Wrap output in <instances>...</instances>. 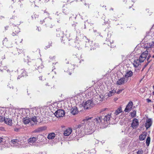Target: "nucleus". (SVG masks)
Segmentation results:
<instances>
[{"mask_svg":"<svg viewBox=\"0 0 154 154\" xmlns=\"http://www.w3.org/2000/svg\"><path fill=\"white\" fill-rule=\"evenodd\" d=\"M128 80V79H126L123 76L117 81L116 82V84L118 85H123L125 82H127Z\"/></svg>","mask_w":154,"mask_h":154,"instance_id":"nucleus-11","label":"nucleus"},{"mask_svg":"<svg viewBox=\"0 0 154 154\" xmlns=\"http://www.w3.org/2000/svg\"><path fill=\"white\" fill-rule=\"evenodd\" d=\"M152 123L151 119H148L146 120L145 126L146 129H147L151 126Z\"/></svg>","mask_w":154,"mask_h":154,"instance_id":"nucleus-13","label":"nucleus"},{"mask_svg":"<svg viewBox=\"0 0 154 154\" xmlns=\"http://www.w3.org/2000/svg\"><path fill=\"white\" fill-rule=\"evenodd\" d=\"M5 117H3V116L0 115V122H3L4 121V119H5Z\"/></svg>","mask_w":154,"mask_h":154,"instance_id":"nucleus-34","label":"nucleus"},{"mask_svg":"<svg viewBox=\"0 0 154 154\" xmlns=\"http://www.w3.org/2000/svg\"><path fill=\"white\" fill-rule=\"evenodd\" d=\"M148 51H146L143 53L140 56L139 59H135L133 63V65L134 67L136 68H139L140 65V63L143 62L145 60L147 56L148 55ZM139 70V69H135V71L137 72Z\"/></svg>","mask_w":154,"mask_h":154,"instance_id":"nucleus-2","label":"nucleus"},{"mask_svg":"<svg viewBox=\"0 0 154 154\" xmlns=\"http://www.w3.org/2000/svg\"><path fill=\"white\" fill-rule=\"evenodd\" d=\"M84 59H82V60H80V63H81L82 62H84Z\"/></svg>","mask_w":154,"mask_h":154,"instance_id":"nucleus-48","label":"nucleus"},{"mask_svg":"<svg viewBox=\"0 0 154 154\" xmlns=\"http://www.w3.org/2000/svg\"><path fill=\"white\" fill-rule=\"evenodd\" d=\"M43 21L45 22L44 20H41L40 23L42 24L43 23Z\"/></svg>","mask_w":154,"mask_h":154,"instance_id":"nucleus-50","label":"nucleus"},{"mask_svg":"<svg viewBox=\"0 0 154 154\" xmlns=\"http://www.w3.org/2000/svg\"><path fill=\"white\" fill-rule=\"evenodd\" d=\"M44 15H47L48 16V15H49V14H48V13H44Z\"/></svg>","mask_w":154,"mask_h":154,"instance_id":"nucleus-49","label":"nucleus"},{"mask_svg":"<svg viewBox=\"0 0 154 154\" xmlns=\"http://www.w3.org/2000/svg\"><path fill=\"white\" fill-rule=\"evenodd\" d=\"M111 114H108L106 115L103 119L102 121L108 122L111 117Z\"/></svg>","mask_w":154,"mask_h":154,"instance_id":"nucleus-22","label":"nucleus"},{"mask_svg":"<svg viewBox=\"0 0 154 154\" xmlns=\"http://www.w3.org/2000/svg\"><path fill=\"white\" fill-rule=\"evenodd\" d=\"M138 124V120L136 119H134L133 120L131 126L133 128H135L137 127Z\"/></svg>","mask_w":154,"mask_h":154,"instance_id":"nucleus-14","label":"nucleus"},{"mask_svg":"<svg viewBox=\"0 0 154 154\" xmlns=\"http://www.w3.org/2000/svg\"><path fill=\"white\" fill-rule=\"evenodd\" d=\"M51 43H49V45L48 46H47L46 47L47 48H49L50 47V46H51Z\"/></svg>","mask_w":154,"mask_h":154,"instance_id":"nucleus-41","label":"nucleus"},{"mask_svg":"<svg viewBox=\"0 0 154 154\" xmlns=\"http://www.w3.org/2000/svg\"><path fill=\"white\" fill-rule=\"evenodd\" d=\"M23 123L25 124H27L30 123L32 125L36 124L37 122L36 118L35 116L32 118H24L23 119Z\"/></svg>","mask_w":154,"mask_h":154,"instance_id":"nucleus-3","label":"nucleus"},{"mask_svg":"<svg viewBox=\"0 0 154 154\" xmlns=\"http://www.w3.org/2000/svg\"><path fill=\"white\" fill-rule=\"evenodd\" d=\"M38 137H33L29 138L28 140V142L29 143L31 144L35 142L37 140Z\"/></svg>","mask_w":154,"mask_h":154,"instance_id":"nucleus-16","label":"nucleus"},{"mask_svg":"<svg viewBox=\"0 0 154 154\" xmlns=\"http://www.w3.org/2000/svg\"><path fill=\"white\" fill-rule=\"evenodd\" d=\"M72 131L71 128H69L65 131L64 133V135L65 136H68L70 135Z\"/></svg>","mask_w":154,"mask_h":154,"instance_id":"nucleus-20","label":"nucleus"},{"mask_svg":"<svg viewBox=\"0 0 154 154\" xmlns=\"http://www.w3.org/2000/svg\"><path fill=\"white\" fill-rule=\"evenodd\" d=\"M152 94L154 95V91L153 92Z\"/></svg>","mask_w":154,"mask_h":154,"instance_id":"nucleus-64","label":"nucleus"},{"mask_svg":"<svg viewBox=\"0 0 154 154\" xmlns=\"http://www.w3.org/2000/svg\"><path fill=\"white\" fill-rule=\"evenodd\" d=\"M3 18V17L2 16H1V17H0V18Z\"/></svg>","mask_w":154,"mask_h":154,"instance_id":"nucleus-56","label":"nucleus"},{"mask_svg":"<svg viewBox=\"0 0 154 154\" xmlns=\"http://www.w3.org/2000/svg\"><path fill=\"white\" fill-rule=\"evenodd\" d=\"M74 42V41L73 40H71V42H69V43L70 44V45H72V43L73 42Z\"/></svg>","mask_w":154,"mask_h":154,"instance_id":"nucleus-44","label":"nucleus"},{"mask_svg":"<svg viewBox=\"0 0 154 154\" xmlns=\"http://www.w3.org/2000/svg\"><path fill=\"white\" fill-rule=\"evenodd\" d=\"M45 118L42 119V121H41V122H40V123L42 122L43 123H45L46 122V121H45V120H44V119H45Z\"/></svg>","mask_w":154,"mask_h":154,"instance_id":"nucleus-39","label":"nucleus"},{"mask_svg":"<svg viewBox=\"0 0 154 154\" xmlns=\"http://www.w3.org/2000/svg\"><path fill=\"white\" fill-rule=\"evenodd\" d=\"M114 10L113 8H111L110 9V10H112V11H113Z\"/></svg>","mask_w":154,"mask_h":154,"instance_id":"nucleus-53","label":"nucleus"},{"mask_svg":"<svg viewBox=\"0 0 154 154\" xmlns=\"http://www.w3.org/2000/svg\"><path fill=\"white\" fill-rule=\"evenodd\" d=\"M123 2H125V3L126 2V0H124Z\"/></svg>","mask_w":154,"mask_h":154,"instance_id":"nucleus-54","label":"nucleus"},{"mask_svg":"<svg viewBox=\"0 0 154 154\" xmlns=\"http://www.w3.org/2000/svg\"><path fill=\"white\" fill-rule=\"evenodd\" d=\"M56 14L57 15H60L61 14V13H58V12H56Z\"/></svg>","mask_w":154,"mask_h":154,"instance_id":"nucleus-42","label":"nucleus"},{"mask_svg":"<svg viewBox=\"0 0 154 154\" xmlns=\"http://www.w3.org/2000/svg\"><path fill=\"white\" fill-rule=\"evenodd\" d=\"M122 90H123L122 89H120V90H118L117 92H116V93H117V94H119L120 93H121V92H122Z\"/></svg>","mask_w":154,"mask_h":154,"instance_id":"nucleus-37","label":"nucleus"},{"mask_svg":"<svg viewBox=\"0 0 154 154\" xmlns=\"http://www.w3.org/2000/svg\"><path fill=\"white\" fill-rule=\"evenodd\" d=\"M14 17L13 16V17H12V18H11V19H13V18H14V17Z\"/></svg>","mask_w":154,"mask_h":154,"instance_id":"nucleus-57","label":"nucleus"},{"mask_svg":"<svg viewBox=\"0 0 154 154\" xmlns=\"http://www.w3.org/2000/svg\"><path fill=\"white\" fill-rule=\"evenodd\" d=\"M144 68H145V67H144L143 68V69H142V71H143V69H144Z\"/></svg>","mask_w":154,"mask_h":154,"instance_id":"nucleus-61","label":"nucleus"},{"mask_svg":"<svg viewBox=\"0 0 154 154\" xmlns=\"http://www.w3.org/2000/svg\"><path fill=\"white\" fill-rule=\"evenodd\" d=\"M41 78H42V77H39V79H41V80H42V79Z\"/></svg>","mask_w":154,"mask_h":154,"instance_id":"nucleus-55","label":"nucleus"},{"mask_svg":"<svg viewBox=\"0 0 154 154\" xmlns=\"http://www.w3.org/2000/svg\"><path fill=\"white\" fill-rule=\"evenodd\" d=\"M47 129V127L45 126L41 127L39 128V132L45 131Z\"/></svg>","mask_w":154,"mask_h":154,"instance_id":"nucleus-30","label":"nucleus"},{"mask_svg":"<svg viewBox=\"0 0 154 154\" xmlns=\"http://www.w3.org/2000/svg\"><path fill=\"white\" fill-rule=\"evenodd\" d=\"M132 75L133 72L131 71H128L126 72L125 75L124 77L126 79H128V78L131 76Z\"/></svg>","mask_w":154,"mask_h":154,"instance_id":"nucleus-21","label":"nucleus"},{"mask_svg":"<svg viewBox=\"0 0 154 154\" xmlns=\"http://www.w3.org/2000/svg\"><path fill=\"white\" fill-rule=\"evenodd\" d=\"M5 58V55L4 56V57H3V58H2V59H4Z\"/></svg>","mask_w":154,"mask_h":154,"instance_id":"nucleus-59","label":"nucleus"},{"mask_svg":"<svg viewBox=\"0 0 154 154\" xmlns=\"http://www.w3.org/2000/svg\"><path fill=\"white\" fill-rule=\"evenodd\" d=\"M72 26L74 27H75L76 26V24L74 23L72 25Z\"/></svg>","mask_w":154,"mask_h":154,"instance_id":"nucleus-47","label":"nucleus"},{"mask_svg":"<svg viewBox=\"0 0 154 154\" xmlns=\"http://www.w3.org/2000/svg\"><path fill=\"white\" fill-rule=\"evenodd\" d=\"M116 92V90H115L114 89H113L112 91H110L108 93V95L109 97H110L113 95Z\"/></svg>","mask_w":154,"mask_h":154,"instance_id":"nucleus-28","label":"nucleus"},{"mask_svg":"<svg viewBox=\"0 0 154 154\" xmlns=\"http://www.w3.org/2000/svg\"><path fill=\"white\" fill-rule=\"evenodd\" d=\"M19 74H20V75L18 76L17 78L18 79H20V78L22 76H24L26 75L27 73L23 69H21L19 71Z\"/></svg>","mask_w":154,"mask_h":154,"instance_id":"nucleus-17","label":"nucleus"},{"mask_svg":"<svg viewBox=\"0 0 154 154\" xmlns=\"http://www.w3.org/2000/svg\"><path fill=\"white\" fill-rule=\"evenodd\" d=\"M146 100H147V102H149L151 101V100L149 99H147Z\"/></svg>","mask_w":154,"mask_h":154,"instance_id":"nucleus-46","label":"nucleus"},{"mask_svg":"<svg viewBox=\"0 0 154 154\" xmlns=\"http://www.w3.org/2000/svg\"><path fill=\"white\" fill-rule=\"evenodd\" d=\"M54 26V25H51V26H50V27H51V28H52V26Z\"/></svg>","mask_w":154,"mask_h":154,"instance_id":"nucleus-62","label":"nucleus"},{"mask_svg":"<svg viewBox=\"0 0 154 154\" xmlns=\"http://www.w3.org/2000/svg\"><path fill=\"white\" fill-rule=\"evenodd\" d=\"M65 114V112L63 109L58 110L54 113L55 115L57 118L63 117Z\"/></svg>","mask_w":154,"mask_h":154,"instance_id":"nucleus-8","label":"nucleus"},{"mask_svg":"<svg viewBox=\"0 0 154 154\" xmlns=\"http://www.w3.org/2000/svg\"><path fill=\"white\" fill-rule=\"evenodd\" d=\"M150 137H147L146 139V143L147 146H149L150 143Z\"/></svg>","mask_w":154,"mask_h":154,"instance_id":"nucleus-32","label":"nucleus"},{"mask_svg":"<svg viewBox=\"0 0 154 154\" xmlns=\"http://www.w3.org/2000/svg\"><path fill=\"white\" fill-rule=\"evenodd\" d=\"M40 60L41 61V62H42V59L41 58H40Z\"/></svg>","mask_w":154,"mask_h":154,"instance_id":"nucleus-58","label":"nucleus"},{"mask_svg":"<svg viewBox=\"0 0 154 154\" xmlns=\"http://www.w3.org/2000/svg\"><path fill=\"white\" fill-rule=\"evenodd\" d=\"M56 136V134L54 132L49 133L47 136V138L49 140H52L54 139Z\"/></svg>","mask_w":154,"mask_h":154,"instance_id":"nucleus-18","label":"nucleus"},{"mask_svg":"<svg viewBox=\"0 0 154 154\" xmlns=\"http://www.w3.org/2000/svg\"><path fill=\"white\" fill-rule=\"evenodd\" d=\"M65 62L67 64L66 66L67 67H68V69L66 71L69 72V75H71V72L73 71V69H74V65H72V64H69L68 61L67 60V59H66L65 60Z\"/></svg>","mask_w":154,"mask_h":154,"instance_id":"nucleus-9","label":"nucleus"},{"mask_svg":"<svg viewBox=\"0 0 154 154\" xmlns=\"http://www.w3.org/2000/svg\"><path fill=\"white\" fill-rule=\"evenodd\" d=\"M91 118V124L92 122L94 125H94L96 126H98L100 124L101 122H103L102 121L103 118L102 117H97L94 119H92V118L90 117Z\"/></svg>","mask_w":154,"mask_h":154,"instance_id":"nucleus-5","label":"nucleus"},{"mask_svg":"<svg viewBox=\"0 0 154 154\" xmlns=\"http://www.w3.org/2000/svg\"><path fill=\"white\" fill-rule=\"evenodd\" d=\"M133 105V102L132 101H130L128 105H127L125 109V111L126 112H128L132 109Z\"/></svg>","mask_w":154,"mask_h":154,"instance_id":"nucleus-12","label":"nucleus"},{"mask_svg":"<svg viewBox=\"0 0 154 154\" xmlns=\"http://www.w3.org/2000/svg\"><path fill=\"white\" fill-rule=\"evenodd\" d=\"M150 47L151 48H154V42H152L149 43Z\"/></svg>","mask_w":154,"mask_h":154,"instance_id":"nucleus-36","label":"nucleus"},{"mask_svg":"<svg viewBox=\"0 0 154 154\" xmlns=\"http://www.w3.org/2000/svg\"><path fill=\"white\" fill-rule=\"evenodd\" d=\"M47 139L44 136L42 135H39V141L43 143H47Z\"/></svg>","mask_w":154,"mask_h":154,"instance_id":"nucleus-15","label":"nucleus"},{"mask_svg":"<svg viewBox=\"0 0 154 154\" xmlns=\"http://www.w3.org/2000/svg\"><path fill=\"white\" fill-rule=\"evenodd\" d=\"M5 58V55L4 56V57H3V58H2V59H4Z\"/></svg>","mask_w":154,"mask_h":154,"instance_id":"nucleus-60","label":"nucleus"},{"mask_svg":"<svg viewBox=\"0 0 154 154\" xmlns=\"http://www.w3.org/2000/svg\"><path fill=\"white\" fill-rule=\"evenodd\" d=\"M106 44H107L108 45L110 46L111 48L113 47V45H112V44H113V41L112 40L110 39H107L106 40Z\"/></svg>","mask_w":154,"mask_h":154,"instance_id":"nucleus-25","label":"nucleus"},{"mask_svg":"<svg viewBox=\"0 0 154 154\" xmlns=\"http://www.w3.org/2000/svg\"><path fill=\"white\" fill-rule=\"evenodd\" d=\"M122 111L121 108H119L116 111L114 114L115 115H118L119 113H121Z\"/></svg>","mask_w":154,"mask_h":154,"instance_id":"nucleus-29","label":"nucleus"},{"mask_svg":"<svg viewBox=\"0 0 154 154\" xmlns=\"http://www.w3.org/2000/svg\"><path fill=\"white\" fill-rule=\"evenodd\" d=\"M146 66H147V64H146V65H145V66H144V67H145H145Z\"/></svg>","mask_w":154,"mask_h":154,"instance_id":"nucleus-63","label":"nucleus"},{"mask_svg":"<svg viewBox=\"0 0 154 154\" xmlns=\"http://www.w3.org/2000/svg\"><path fill=\"white\" fill-rule=\"evenodd\" d=\"M136 112L135 110H134L132 112H131V116L133 117H134L136 115Z\"/></svg>","mask_w":154,"mask_h":154,"instance_id":"nucleus-33","label":"nucleus"},{"mask_svg":"<svg viewBox=\"0 0 154 154\" xmlns=\"http://www.w3.org/2000/svg\"><path fill=\"white\" fill-rule=\"evenodd\" d=\"M44 67L43 65L42 64H41V68H42Z\"/></svg>","mask_w":154,"mask_h":154,"instance_id":"nucleus-52","label":"nucleus"},{"mask_svg":"<svg viewBox=\"0 0 154 154\" xmlns=\"http://www.w3.org/2000/svg\"><path fill=\"white\" fill-rule=\"evenodd\" d=\"M98 46V44H95V43H93V44H91V45H90V49L91 50H94Z\"/></svg>","mask_w":154,"mask_h":154,"instance_id":"nucleus-27","label":"nucleus"},{"mask_svg":"<svg viewBox=\"0 0 154 154\" xmlns=\"http://www.w3.org/2000/svg\"><path fill=\"white\" fill-rule=\"evenodd\" d=\"M12 35L13 36H14L15 35H17V34L15 33L14 31H13L12 34Z\"/></svg>","mask_w":154,"mask_h":154,"instance_id":"nucleus-40","label":"nucleus"},{"mask_svg":"<svg viewBox=\"0 0 154 154\" xmlns=\"http://www.w3.org/2000/svg\"><path fill=\"white\" fill-rule=\"evenodd\" d=\"M147 133L145 132H144L142 133L139 136V139L140 141H143L144 140L146 136Z\"/></svg>","mask_w":154,"mask_h":154,"instance_id":"nucleus-19","label":"nucleus"},{"mask_svg":"<svg viewBox=\"0 0 154 154\" xmlns=\"http://www.w3.org/2000/svg\"><path fill=\"white\" fill-rule=\"evenodd\" d=\"M71 112L73 115H75L78 113V111L77 107L74 106L71 110Z\"/></svg>","mask_w":154,"mask_h":154,"instance_id":"nucleus-23","label":"nucleus"},{"mask_svg":"<svg viewBox=\"0 0 154 154\" xmlns=\"http://www.w3.org/2000/svg\"><path fill=\"white\" fill-rule=\"evenodd\" d=\"M62 11L63 14L66 15H69V17H72L71 11L70 10L69 8H67L65 7H63L62 9Z\"/></svg>","mask_w":154,"mask_h":154,"instance_id":"nucleus-10","label":"nucleus"},{"mask_svg":"<svg viewBox=\"0 0 154 154\" xmlns=\"http://www.w3.org/2000/svg\"><path fill=\"white\" fill-rule=\"evenodd\" d=\"M40 154H45V153L44 152H41Z\"/></svg>","mask_w":154,"mask_h":154,"instance_id":"nucleus-51","label":"nucleus"},{"mask_svg":"<svg viewBox=\"0 0 154 154\" xmlns=\"http://www.w3.org/2000/svg\"><path fill=\"white\" fill-rule=\"evenodd\" d=\"M94 104L92 100H88L86 101L83 104V107L85 109H87L92 107Z\"/></svg>","mask_w":154,"mask_h":154,"instance_id":"nucleus-6","label":"nucleus"},{"mask_svg":"<svg viewBox=\"0 0 154 154\" xmlns=\"http://www.w3.org/2000/svg\"><path fill=\"white\" fill-rule=\"evenodd\" d=\"M10 144L11 146L17 148H22V146L21 141L18 139H13L10 141Z\"/></svg>","mask_w":154,"mask_h":154,"instance_id":"nucleus-4","label":"nucleus"},{"mask_svg":"<svg viewBox=\"0 0 154 154\" xmlns=\"http://www.w3.org/2000/svg\"><path fill=\"white\" fill-rule=\"evenodd\" d=\"M20 129V128H14V130L16 131V132H18L19 131V130Z\"/></svg>","mask_w":154,"mask_h":154,"instance_id":"nucleus-38","label":"nucleus"},{"mask_svg":"<svg viewBox=\"0 0 154 154\" xmlns=\"http://www.w3.org/2000/svg\"><path fill=\"white\" fill-rule=\"evenodd\" d=\"M17 34L20 32V29L17 26H16L13 30Z\"/></svg>","mask_w":154,"mask_h":154,"instance_id":"nucleus-31","label":"nucleus"},{"mask_svg":"<svg viewBox=\"0 0 154 154\" xmlns=\"http://www.w3.org/2000/svg\"><path fill=\"white\" fill-rule=\"evenodd\" d=\"M91 118H86L84 120V122L86 123L85 129V126L82 124L77 125L76 128V136L81 137L85 134H90L92 133L94 131L95 128L93 122L91 124Z\"/></svg>","mask_w":154,"mask_h":154,"instance_id":"nucleus-1","label":"nucleus"},{"mask_svg":"<svg viewBox=\"0 0 154 154\" xmlns=\"http://www.w3.org/2000/svg\"><path fill=\"white\" fill-rule=\"evenodd\" d=\"M143 151L142 149H139L137 152V154H143Z\"/></svg>","mask_w":154,"mask_h":154,"instance_id":"nucleus-35","label":"nucleus"},{"mask_svg":"<svg viewBox=\"0 0 154 154\" xmlns=\"http://www.w3.org/2000/svg\"><path fill=\"white\" fill-rule=\"evenodd\" d=\"M83 39L84 42H85V47L87 48V49L90 48V45L91 44H93V42L92 41H89V40L86 37L84 36L83 38Z\"/></svg>","mask_w":154,"mask_h":154,"instance_id":"nucleus-7","label":"nucleus"},{"mask_svg":"<svg viewBox=\"0 0 154 154\" xmlns=\"http://www.w3.org/2000/svg\"><path fill=\"white\" fill-rule=\"evenodd\" d=\"M8 26H5V29L6 30H7L8 29Z\"/></svg>","mask_w":154,"mask_h":154,"instance_id":"nucleus-43","label":"nucleus"},{"mask_svg":"<svg viewBox=\"0 0 154 154\" xmlns=\"http://www.w3.org/2000/svg\"><path fill=\"white\" fill-rule=\"evenodd\" d=\"M57 36L58 37H60V36L62 38V41H61L62 42H63V40L64 41L65 40H66V41H67V40H68V39L66 38V36H65L64 35L62 36V35L61 36L60 35V33L59 32H58V33H57Z\"/></svg>","mask_w":154,"mask_h":154,"instance_id":"nucleus-26","label":"nucleus"},{"mask_svg":"<svg viewBox=\"0 0 154 154\" xmlns=\"http://www.w3.org/2000/svg\"><path fill=\"white\" fill-rule=\"evenodd\" d=\"M2 139H3L2 137H0V143H1L2 142Z\"/></svg>","mask_w":154,"mask_h":154,"instance_id":"nucleus-45","label":"nucleus"},{"mask_svg":"<svg viewBox=\"0 0 154 154\" xmlns=\"http://www.w3.org/2000/svg\"><path fill=\"white\" fill-rule=\"evenodd\" d=\"M4 119V122L5 123L10 126L12 125V120L10 119L7 118Z\"/></svg>","mask_w":154,"mask_h":154,"instance_id":"nucleus-24","label":"nucleus"}]
</instances>
